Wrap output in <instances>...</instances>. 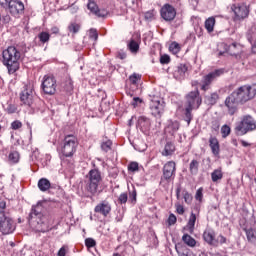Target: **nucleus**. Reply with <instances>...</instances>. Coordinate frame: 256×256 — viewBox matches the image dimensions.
Returning <instances> with one entry per match:
<instances>
[{
    "mask_svg": "<svg viewBox=\"0 0 256 256\" xmlns=\"http://www.w3.org/2000/svg\"><path fill=\"white\" fill-rule=\"evenodd\" d=\"M103 183V176H101V171L99 169H92L87 175L86 185L82 192V197L86 199H92L99 193V185Z\"/></svg>",
    "mask_w": 256,
    "mask_h": 256,
    "instance_id": "f257e3e1",
    "label": "nucleus"
},
{
    "mask_svg": "<svg viewBox=\"0 0 256 256\" xmlns=\"http://www.w3.org/2000/svg\"><path fill=\"white\" fill-rule=\"evenodd\" d=\"M45 206L43 202H38L37 205L33 206L29 214V219H36L37 229L42 233L49 231L51 228V216L44 215Z\"/></svg>",
    "mask_w": 256,
    "mask_h": 256,
    "instance_id": "f03ea898",
    "label": "nucleus"
},
{
    "mask_svg": "<svg viewBox=\"0 0 256 256\" xmlns=\"http://www.w3.org/2000/svg\"><path fill=\"white\" fill-rule=\"evenodd\" d=\"M19 59H21V50L15 46H9L2 52V63L7 67L10 75L19 69Z\"/></svg>",
    "mask_w": 256,
    "mask_h": 256,
    "instance_id": "7ed1b4c3",
    "label": "nucleus"
},
{
    "mask_svg": "<svg viewBox=\"0 0 256 256\" xmlns=\"http://www.w3.org/2000/svg\"><path fill=\"white\" fill-rule=\"evenodd\" d=\"M202 101L203 100L201 99V96L199 94V89L197 88L195 91H191L186 95L184 121H186L188 125H190L191 121L193 120V114L191 113V111H193V109L201 107Z\"/></svg>",
    "mask_w": 256,
    "mask_h": 256,
    "instance_id": "20e7f679",
    "label": "nucleus"
},
{
    "mask_svg": "<svg viewBox=\"0 0 256 256\" xmlns=\"http://www.w3.org/2000/svg\"><path fill=\"white\" fill-rule=\"evenodd\" d=\"M232 94L243 105L255 97L256 88L251 85H244L234 90Z\"/></svg>",
    "mask_w": 256,
    "mask_h": 256,
    "instance_id": "39448f33",
    "label": "nucleus"
},
{
    "mask_svg": "<svg viewBox=\"0 0 256 256\" xmlns=\"http://www.w3.org/2000/svg\"><path fill=\"white\" fill-rule=\"evenodd\" d=\"M15 229H17V223H15L11 213L6 212L0 215V233L2 235H11L15 232Z\"/></svg>",
    "mask_w": 256,
    "mask_h": 256,
    "instance_id": "423d86ee",
    "label": "nucleus"
},
{
    "mask_svg": "<svg viewBox=\"0 0 256 256\" xmlns=\"http://www.w3.org/2000/svg\"><path fill=\"white\" fill-rule=\"evenodd\" d=\"M79 146V141L75 135H67L63 140L61 153L64 157H73Z\"/></svg>",
    "mask_w": 256,
    "mask_h": 256,
    "instance_id": "0eeeda50",
    "label": "nucleus"
},
{
    "mask_svg": "<svg viewBox=\"0 0 256 256\" xmlns=\"http://www.w3.org/2000/svg\"><path fill=\"white\" fill-rule=\"evenodd\" d=\"M256 121L251 115L243 116L242 120L236 124L235 131L238 135H246L249 131H255Z\"/></svg>",
    "mask_w": 256,
    "mask_h": 256,
    "instance_id": "6e6552de",
    "label": "nucleus"
},
{
    "mask_svg": "<svg viewBox=\"0 0 256 256\" xmlns=\"http://www.w3.org/2000/svg\"><path fill=\"white\" fill-rule=\"evenodd\" d=\"M20 101L22 105L33 109L35 103V88L33 87V84L28 83L24 85L20 93Z\"/></svg>",
    "mask_w": 256,
    "mask_h": 256,
    "instance_id": "1a4fd4ad",
    "label": "nucleus"
},
{
    "mask_svg": "<svg viewBox=\"0 0 256 256\" xmlns=\"http://www.w3.org/2000/svg\"><path fill=\"white\" fill-rule=\"evenodd\" d=\"M150 111L153 117H160L165 113V100L161 96L150 95Z\"/></svg>",
    "mask_w": 256,
    "mask_h": 256,
    "instance_id": "9d476101",
    "label": "nucleus"
},
{
    "mask_svg": "<svg viewBox=\"0 0 256 256\" xmlns=\"http://www.w3.org/2000/svg\"><path fill=\"white\" fill-rule=\"evenodd\" d=\"M225 73L224 69H216L207 75H204L202 77V80L200 81V89L201 91H209L211 89V85L213 84V81L218 79V77H221Z\"/></svg>",
    "mask_w": 256,
    "mask_h": 256,
    "instance_id": "9b49d317",
    "label": "nucleus"
},
{
    "mask_svg": "<svg viewBox=\"0 0 256 256\" xmlns=\"http://www.w3.org/2000/svg\"><path fill=\"white\" fill-rule=\"evenodd\" d=\"M41 89L45 95H55L57 93V80L55 76L45 75L42 80Z\"/></svg>",
    "mask_w": 256,
    "mask_h": 256,
    "instance_id": "f8f14e48",
    "label": "nucleus"
},
{
    "mask_svg": "<svg viewBox=\"0 0 256 256\" xmlns=\"http://www.w3.org/2000/svg\"><path fill=\"white\" fill-rule=\"evenodd\" d=\"M175 171H177V165L174 161H168L163 166V174L160 179V185H163L165 183H171V180L173 177H175Z\"/></svg>",
    "mask_w": 256,
    "mask_h": 256,
    "instance_id": "ddd939ff",
    "label": "nucleus"
},
{
    "mask_svg": "<svg viewBox=\"0 0 256 256\" xmlns=\"http://www.w3.org/2000/svg\"><path fill=\"white\" fill-rule=\"evenodd\" d=\"M7 9L12 17L19 19L25 13V4L20 0H10Z\"/></svg>",
    "mask_w": 256,
    "mask_h": 256,
    "instance_id": "4468645a",
    "label": "nucleus"
},
{
    "mask_svg": "<svg viewBox=\"0 0 256 256\" xmlns=\"http://www.w3.org/2000/svg\"><path fill=\"white\" fill-rule=\"evenodd\" d=\"M160 17L167 23H171L177 17V10L171 4H164L160 9Z\"/></svg>",
    "mask_w": 256,
    "mask_h": 256,
    "instance_id": "2eb2a0df",
    "label": "nucleus"
},
{
    "mask_svg": "<svg viewBox=\"0 0 256 256\" xmlns=\"http://www.w3.org/2000/svg\"><path fill=\"white\" fill-rule=\"evenodd\" d=\"M231 10L238 20L245 19L249 16V8L245 4H234L231 6Z\"/></svg>",
    "mask_w": 256,
    "mask_h": 256,
    "instance_id": "dca6fc26",
    "label": "nucleus"
},
{
    "mask_svg": "<svg viewBox=\"0 0 256 256\" xmlns=\"http://www.w3.org/2000/svg\"><path fill=\"white\" fill-rule=\"evenodd\" d=\"M239 103L241 102L237 100L233 93L226 98L225 107H227L229 115L233 116L237 113Z\"/></svg>",
    "mask_w": 256,
    "mask_h": 256,
    "instance_id": "f3484780",
    "label": "nucleus"
},
{
    "mask_svg": "<svg viewBox=\"0 0 256 256\" xmlns=\"http://www.w3.org/2000/svg\"><path fill=\"white\" fill-rule=\"evenodd\" d=\"M38 189L42 191V193H45L51 189H55L56 191H63V188H61V186L55 184L51 185V181H49V179L47 178H41L38 181Z\"/></svg>",
    "mask_w": 256,
    "mask_h": 256,
    "instance_id": "a211bd4d",
    "label": "nucleus"
},
{
    "mask_svg": "<svg viewBox=\"0 0 256 256\" xmlns=\"http://www.w3.org/2000/svg\"><path fill=\"white\" fill-rule=\"evenodd\" d=\"M94 212L102 215L103 217H107V215L111 213V203L107 200L101 201L95 206Z\"/></svg>",
    "mask_w": 256,
    "mask_h": 256,
    "instance_id": "6ab92c4d",
    "label": "nucleus"
},
{
    "mask_svg": "<svg viewBox=\"0 0 256 256\" xmlns=\"http://www.w3.org/2000/svg\"><path fill=\"white\" fill-rule=\"evenodd\" d=\"M226 51L232 57H236V59H241V57L243 55V45H241V44H239L237 42H233L232 44H230L228 46Z\"/></svg>",
    "mask_w": 256,
    "mask_h": 256,
    "instance_id": "aec40b11",
    "label": "nucleus"
},
{
    "mask_svg": "<svg viewBox=\"0 0 256 256\" xmlns=\"http://www.w3.org/2000/svg\"><path fill=\"white\" fill-rule=\"evenodd\" d=\"M208 143L214 157H219V153H221V146L217 137L211 135L209 137Z\"/></svg>",
    "mask_w": 256,
    "mask_h": 256,
    "instance_id": "412c9836",
    "label": "nucleus"
},
{
    "mask_svg": "<svg viewBox=\"0 0 256 256\" xmlns=\"http://www.w3.org/2000/svg\"><path fill=\"white\" fill-rule=\"evenodd\" d=\"M87 7L90 13H93V15H96V17H107V11L99 9L97 3L90 1Z\"/></svg>",
    "mask_w": 256,
    "mask_h": 256,
    "instance_id": "4be33fe9",
    "label": "nucleus"
},
{
    "mask_svg": "<svg viewBox=\"0 0 256 256\" xmlns=\"http://www.w3.org/2000/svg\"><path fill=\"white\" fill-rule=\"evenodd\" d=\"M247 39L252 45L253 53H256V25H253L247 33Z\"/></svg>",
    "mask_w": 256,
    "mask_h": 256,
    "instance_id": "5701e85b",
    "label": "nucleus"
},
{
    "mask_svg": "<svg viewBox=\"0 0 256 256\" xmlns=\"http://www.w3.org/2000/svg\"><path fill=\"white\" fill-rule=\"evenodd\" d=\"M138 127L140 131H148L149 127H151V120L145 116H140L138 118Z\"/></svg>",
    "mask_w": 256,
    "mask_h": 256,
    "instance_id": "b1692460",
    "label": "nucleus"
},
{
    "mask_svg": "<svg viewBox=\"0 0 256 256\" xmlns=\"http://www.w3.org/2000/svg\"><path fill=\"white\" fill-rule=\"evenodd\" d=\"M203 239L208 245H213L215 241V230L206 229L203 233Z\"/></svg>",
    "mask_w": 256,
    "mask_h": 256,
    "instance_id": "393cba45",
    "label": "nucleus"
},
{
    "mask_svg": "<svg viewBox=\"0 0 256 256\" xmlns=\"http://www.w3.org/2000/svg\"><path fill=\"white\" fill-rule=\"evenodd\" d=\"M188 67L186 64H180L177 66L176 70L174 71V77L176 79H183L185 77V73L188 71Z\"/></svg>",
    "mask_w": 256,
    "mask_h": 256,
    "instance_id": "a878e982",
    "label": "nucleus"
},
{
    "mask_svg": "<svg viewBox=\"0 0 256 256\" xmlns=\"http://www.w3.org/2000/svg\"><path fill=\"white\" fill-rule=\"evenodd\" d=\"M175 153V144L173 142H167L162 151L164 157H169Z\"/></svg>",
    "mask_w": 256,
    "mask_h": 256,
    "instance_id": "bb28decb",
    "label": "nucleus"
},
{
    "mask_svg": "<svg viewBox=\"0 0 256 256\" xmlns=\"http://www.w3.org/2000/svg\"><path fill=\"white\" fill-rule=\"evenodd\" d=\"M182 241L183 243H185V245H187L188 247H196L197 246V240H195V238H193L191 235L189 234H184L182 236Z\"/></svg>",
    "mask_w": 256,
    "mask_h": 256,
    "instance_id": "cd10ccee",
    "label": "nucleus"
},
{
    "mask_svg": "<svg viewBox=\"0 0 256 256\" xmlns=\"http://www.w3.org/2000/svg\"><path fill=\"white\" fill-rule=\"evenodd\" d=\"M197 221V216L195 215V213H191L188 223H187V227H188V231L190 234H193V232L195 231V223Z\"/></svg>",
    "mask_w": 256,
    "mask_h": 256,
    "instance_id": "c85d7f7f",
    "label": "nucleus"
},
{
    "mask_svg": "<svg viewBox=\"0 0 256 256\" xmlns=\"http://www.w3.org/2000/svg\"><path fill=\"white\" fill-rule=\"evenodd\" d=\"M180 124L178 121L170 122L169 125L166 128V131L168 133H171V135H175L179 131Z\"/></svg>",
    "mask_w": 256,
    "mask_h": 256,
    "instance_id": "c756f323",
    "label": "nucleus"
},
{
    "mask_svg": "<svg viewBox=\"0 0 256 256\" xmlns=\"http://www.w3.org/2000/svg\"><path fill=\"white\" fill-rule=\"evenodd\" d=\"M205 29L208 31V33H213L215 29V17H209L206 19Z\"/></svg>",
    "mask_w": 256,
    "mask_h": 256,
    "instance_id": "7c9ffc66",
    "label": "nucleus"
},
{
    "mask_svg": "<svg viewBox=\"0 0 256 256\" xmlns=\"http://www.w3.org/2000/svg\"><path fill=\"white\" fill-rule=\"evenodd\" d=\"M68 31H69V33L72 34V36L77 35V33H79V31H81V25L78 24L77 22H71L68 25Z\"/></svg>",
    "mask_w": 256,
    "mask_h": 256,
    "instance_id": "2f4dec72",
    "label": "nucleus"
},
{
    "mask_svg": "<svg viewBox=\"0 0 256 256\" xmlns=\"http://www.w3.org/2000/svg\"><path fill=\"white\" fill-rule=\"evenodd\" d=\"M189 171L191 175H197L199 173V161L193 159L189 164Z\"/></svg>",
    "mask_w": 256,
    "mask_h": 256,
    "instance_id": "473e14b6",
    "label": "nucleus"
},
{
    "mask_svg": "<svg viewBox=\"0 0 256 256\" xmlns=\"http://www.w3.org/2000/svg\"><path fill=\"white\" fill-rule=\"evenodd\" d=\"M245 233H246V237H247V240L250 242V243H253V241H256V230L253 229V228H245L244 229Z\"/></svg>",
    "mask_w": 256,
    "mask_h": 256,
    "instance_id": "72a5a7b5",
    "label": "nucleus"
},
{
    "mask_svg": "<svg viewBox=\"0 0 256 256\" xmlns=\"http://www.w3.org/2000/svg\"><path fill=\"white\" fill-rule=\"evenodd\" d=\"M211 179L213 183H217V181H221L223 179V171L221 169H216L211 173Z\"/></svg>",
    "mask_w": 256,
    "mask_h": 256,
    "instance_id": "f704fd0d",
    "label": "nucleus"
},
{
    "mask_svg": "<svg viewBox=\"0 0 256 256\" xmlns=\"http://www.w3.org/2000/svg\"><path fill=\"white\" fill-rule=\"evenodd\" d=\"M128 49L132 53H139V42L135 41V39H131L128 43Z\"/></svg>",
    "mask_w": 256,
    "mask_h": 256,
    "instance_id": "c9c22d12",
    "label": "nucleus"
},
{
    "mask_svg": "<svg viewBox=\"0 0 256 256\" xmlns=\"http://www.w3.org/2000/svg\"><path fill=\"white\" fill-rule=\"evenodd\" d=\"M38 39L41 43H48L51 39V35L48 32H41L38 34Z\"/></svg>",
    "mask_w": 256,
    "mask_h": 256,
    "instance_id": "e433bc0d",
    "label": "nucleus"
},
{
    "mask_svg": "<svg viewBox=\"0 0 256 256\" xmlns=\"http://www.w3.org/2000/svg\"><path fill=\"white\" fill-rule=\"evenodd\" d=\"M156 15H157V12L155 10H149L144 13V19L145 21H153Z\"/></svg>",
    "mask_w": 256,
    "mask_h": 256,
    "instance_id": "4c0bfd02",
    "label": "nucleus"
},
{
    "mask_svg": "<svg viewBox=\"0 0 256 256\" xmlns=\"http://www.w3.org/2000/svg\"><path fill=\"white\" fill-rule=\"evenodd\" d=\"M113 145V142L111 140L103 141L101 144V149L104 151V153H108V151H111V146Z\"/></svg>",
    "mask_w": 256,
    "mask_h": 256,
    "instance_id": "58836bf2",
    "label": "nucleus"
},
{
    "mask_svg": "<svg viewBox=\"0 0 256 256\" xmlns=\"http://www.w3.org/2000/svg\"><path fill=\"white\" fill-rule=\"evenodd\" d=\"M124 253H129L128 255L126 254H119V253H114L113 256H135V252L133 251L132 246H128L125 248Z\"/></svg>",
    "mask_w": 256,
    "mask_h": 256,
    "instance_id": "ea45409f",
    "label": "nucleus"
},
{
    "mask_svg": "<svg viewBox=\"0 0 256 256\" xmlns=\"http://www.w3.org/2000/svg\"><path fill=\"white\" fill-rule=\"evenodd\" d=\"M9 161H11V163H18L19 162V152L14 151L11 152L8 156Z\"/></svg>",
    "mask_w": 256,
    "mask_h": 256,
    "instance_id": "a19ab883",
    "label": "nucleus"
},
{
    "mask_svg": "<svg viewBox=\"0 0 256 256\" xmlns=\"http://www.w3.org/2000/svg\"><path fill=\"white\" fill-rule=\"evenodd\" d=\"M129 201L132 203V205L137 203V190L135 188H133V190L129 193Z\"/></svg>",
    "mask_w": 256,
    "mask_h": 256,
    "instance_id": "79ce46f5",
    "label": "nucleus"
},
{
    "mask_svg": "<svg viewBox=\"0 0 256 256\" xmlns=\"http://www.w3.org/2000/svg\"><path fill=\"white\" fill-rule=\"evenodd\" d=\"M222 137L225 139V137H229L231 135V127L227 125H223L221 128Z\"/></svg>",
    "mask_w": 256,
    "mask_h": 256,
    "instance_id": "37998d69",
    "label": "nucleus"
},
{
    "mask_svg": "<svg viewBox=\"0 0 256 256\" xmlns=\"http://www.w3.org/2000/svg\"><path fill=\"white\" fill-rule=\"evenodd\" d=\"M89 39H92L93 41H97V39H99V33L97 32V29L91 28L89 30Z\"/></svg>",
    "mask_w": 256,
    "mask_h": 256,
    "instance_id": "c03bdc74",
    "label": "nucleus"
},
{
    "mask_svg": "<svg viewBox=\"0 0 256 256\" xmlns=\"http://www.w3.org/2000/svg\"><path fill=\"white\" fill-rule=\"evenodd\" d=\"M128 171H131V173H135V172L139 171V163L131 162L128 165Z\"/></svg>",
    "mask_w": 256,
    "mask_h": 256,
    "instance_id": "a18cd8bd",
    "label": "nucleus"
},
{
    "mask_svg": "<svg viewBox=\"0 0 256 256\" xmlns=\"http://www.w3.org/2000/svg\"><path fill=\"white\" fill-rule=\"evenodd\" d=\"M21 127H23V123L19 120H15L11 123V129H13V131H18Z\"/></svg>",
    "mask_w": 256,
    "mask_h": 256,
    "instance_id": "49530a36",
    "label": "nucleus"
},
{
    "mask_svg": "<svg viewBox=\"0 0 256 256\" xmlns=\"http://www.w3.org/2000/svg\"><path fill=\"white\" fill-rule=\"evenodd\" d=\"M64 91H66V93H71V91H73V82L71 80L65 82Z\"/></svg>",
    "mask_w": 256,
    "mask_h": 256,
    "instance_id": "de8ad7c7",
    "label": "nucleus"
},
{
    "mask_svg": "<svg viewBox=\"0 0 256 256\" xmlns=\"http://www.w3.org/2000/svg\"><path fill=\"white\" fill-rule=\"evenodd\" d=\"M85 245L88 249H91V247H95V245H97V242L93 238H86Z\"/></svg>",
    "mask_w": 256,
    "mask_h": 256,
    "instance_id": "09e8293b",
    "label": "nucleus"
},
{
    "mask_svg": "<svg viewBox=\"0 0 256 256\" xmlns=\"http://www.w3.org/2000/svg\"><path fill=\"white\" fill-rule=\"evenodd\" d=\"M5 111H7L9 114L17 113V105L7 104V107L5 108Z\"/></svg>",
    "mask_w": 256,
    "mask_h": 256,
    "instance_id": "8fccbe9b",
    "label": "nucleus"
},
{
    "mask_svg": "<svg viewBox=\"0 0 256 256\" xmlns=\"http://www.w3.org/2000/svg\"><path fill=\"white\" fill-rule=\"evenodd\" d=\"M218 99H219V94L212 93L210 95V97L208 98V101H209L210 105H215V103H217Z\"/></svg>",
    "mask_w": 256,
    "mask_h": 256,
    "instance_id": "3c124183",
    "label": "nucleus"
},
{
    "mask_svg": "<svg viewBox=\"0 0 256 256\" xmlns=\"http://www.w3.org/2000/svg\"><path fill=\"white\" fill-rule=\"evenodd\" d=\"M160 63L162 65H168V63H171V57L169 55L164 54L160 57Z\"/></svg>",
    "mask_w": 256,
    "mask_h": 256,
    "instance_id": "603ef678",
    "label": "nucleus"
},
{
    "mask_svg": "<svg viewBox=\"0 0 256 256\" xmlns=\"http://www.w3.org/2000/svg\"><path fill=\"white\" fill-rule=\"evenodd\" d=\"M128 200H129V195H127V193L120 194L118 198V201L119 203H121V205H124L125 203H127Z\"/></svg>",
    "mask_w": 256,
    "mask_h": 256,
    "instance_id": "864d4df0",
    "label": "nucleus"
},
{
    "mask_svg": "<svg viewBox=\"0 0 256 256\" xmlns=\"http://www.w3.org/2000/svg\"><path fill=\"white\" fill-rule=\"evenodd\" d=\"M183 196L185 203H187V205H191V202L193 201V196H191V194L187 191H184Z\"/></svg>",
    "mask_w": 256,
    "mask_h": 256,
    "instance_id": "5fc2aeb1",
    "label": "nucleus"
},
{
    "mask_svg": "<svg viewBox=\"0 0 256 256\" xmlns=\"http://www.w3.org/2000/svg\"><path fill=\"white\" fill-rule=\"evenodd\" d=\"M139 79H141V76L135 73L129 77V81L132 85H137V81H139Z\"/></svg>",
    "mask_w": 256,
    "mask_h": 256,
    "instance_id": "6e6d98bb",
    "label": "nucleus"
},
{
    "mask_svg": "<svg viewBox=\"0 0 256 256\" xmlns=\"http://www.w3.org/2000/svg\"><path fill=\"white\" fill-rule=\"evenodd\" d=\"M177 223V216L175 214H170L168 217V225L171 227L172 225H175Z\"/></svg>",
    "mask_w": 256,
    "mask_h": 256,
    "instance_id": "4d7b16f0",
    "label": "nucleus"
},
{
    "mask_svg": "<svg viewBox=\"0 0 256 256\" xmlns=\"http://www.w3.org/2000/svg\"><path fill=\"white\" fill-rule=\"evenodd\" d=\"M195 199L196 201H200V202L203 201V188H199L196 191Z\"/></svg>",
    "mask_w": 256,
    "mask_h": 256,
    "instance_id": "13d9d810",
    "label": "nucleus"
},
{
    "mask_svg": "<svg viewBox=\"0 0 256 256\" xmlns=\"http://www.w3.org/2000/svg\"><path fill=\"white\" fill-rule=\"evenodd\" d=\"M140 103H143V100L139 97H134L131 105H133L134 108L139 107Z\"/></svg>",
    "mask_w": 256,
    "mask_h": 256,
    "instance_id": "bf43d9fd",
    "label": "nucleus"
},
{
    "mask_svg": "<svg viewBox=\"0 0 256 256\" xmlns=\"http://www.w3.org/2000/svg\"><path fill=\"white\" fill-rule=\"evenodd\" d=\"M7 209V203L5 201L0 202V216L3 215V213H9V211H5Z\"/></svg>",
    "mask_w": 256,
    "mask_h": 256,
    "instance_id": "052dcab7",
    "label": "nucleus"
},
{
    "mask_svg": "<svg viewBox=\"0 0 256 256\" xmlns=\"http://www.w3.org/2000/svg\"><path fill=\"white\" fill-rule=\"evenodd\" d=\"M219 127H220L219 121L217 120L212 121V126H211L212 131H219Z\"/></svg>",
    "mask_w": 256,
    "mask_h": 256,
    "instance_id": "680f3d73",
    "label": "nucleus"
},
{
    "mask_svg": "<svg viewBox=\"0 0 256 256\" xmlns=\"http://www.w3.org/2000/svg\"><path fill=\"white\" fill-rule=\"evenodd\" d=\"M67 255V246H62L58 251V256H65Z\"/></svg>",
    "mask_w": 256,
    "mask_h": 256,
    "instance_id": "e2e57ef3",
    "label": "nucleus"
},
{
    "mask_svg": "<svg viewBox=\"0 0 256 256\" xmlns=\"http://www.w3.org/2000/svg\"><path fill=\"white\" fill-rule=\"evenodd\" d=\"M176 211L178 213V215H183V213H185V208L183 207V205H176Z\"/></svg>",
    "mask_w": 256,
    "mask_h": 256,
    "instance_id": "0e129e2a",
    "label": "nucleus"
},
{
    "mask_svg": "<svg viewBox=\"0 0 256 256\" xmlns=\"http://www.w3.org/2000/svg\"><path fill=\"white\" fill-rule=\"evenodd\" d=\"M0 6L3 7V9H7L9 7V1L8 0H0Z\"/></svg>",
    "mask_w": 256,
    "mask_h": 256,
    "instance_id": "69168bd1",
    "label": "nucleus"
},
{
    "mask_svg": "<svg viewBox=\"0 0 256 256\" xmlns=\"http://www.w3.org/2000/svg\"><path fill=\"white\" fill-rule=\"evenodd\" d=\"M170 48L177 53V51H179V44L177 42H174L171 44Z\"/></svg>",
    "mask_w": 256,
    "mask_h": 256,
    "instance_id": "338daca9",
    "label": "nucleus"
},
{
    "mask_svg": "<svg viewBox=\"0 0 256 256\" xmlns=\"http://www.w3.org/2000/svg\"><path fill=\"white\" fill-rule=\"evenodd\" d=\"M51 33H53L54 35L59 34V28L57 26H54L51 28Z\"/></svg>",
    "mask_w": 256,
    "mask_h": 256,
    "instance_id": "774afa93",
    "label": "nucleus"
}]
</instances>
